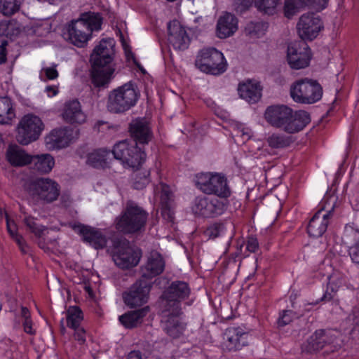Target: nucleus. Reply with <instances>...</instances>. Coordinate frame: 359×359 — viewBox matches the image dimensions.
Listing matches in <instances>:
<instances>
[{"instance_id":"obj_38","label":"nucleus","mask_w":359,"mask_h":359,"mask_svg":"<svg viewBox=\"0 0 359 359\" xmlns=\"http://www.w3.org/2000/svg\"><path fill=\"white\" fill-rule=\"evenodd\" d=\"M36 220V219L34 217L24 213L23 223L30 232L36 237L41 238L48 233V230L46 226L38 224Z\"/></svg>"},{"instance_id":"obj_40","label":"nucleus","mask_w":359,"mask_h":359,"mask_svg":"<svg viewBox=\"0 0 359 359\" xmlns=\"http://www.w3.org/2000/svg\"><path fill=\"white\" fill-rule=\"evenodd\" d=\"M24 0H0V11L4 16H11L17 13Z\"/></svg>"},{"instance_id":"obj_26","label":"nucleus","mask_w":359,"mask_h":359,"mask_svg":"<svg viewBox=\"0 0 359 359\" xmlns=\"http://www.w3.org/2000/svg\"><path fill=\"white\" fill-rule=\"evenodd\" d=\"M69 132L65 128L53 130L45 137L46 147L49 150H55L67 147L71 141Z\"/></svg>"},{"instance_id":"obj_35","label":"nucleus","mask_w":359,"mask_h":359,"mask_svg":"<svg viewBox=\"0 0 359 359\" xmlns=\"http://www.w3.org/2000/svg\"><path fill=\"white\" fill-rule=\"evenodd\" d=\"M31 163L34 165V169L41 173H48L55 165L53 157L49 154H43L32 156Z\"/></svg>"},{"instance_id":"obj_9","label":"nucleus","mask_w":359,"mask_h":359,"mask_svg":"<svg viewBox=\"0 0 359 359\" xmlns=\"http://www.w3.org/2000/svg\"><path fill=\"white\" fill-rule=\"evenodd\" d=\"M196 187L206 194H214L226 198L231 190L226 177L219 173H201L196 176Z\"/></svg>"},{"instance_id":"obj_15","label":"nucleus","mask_w":359,"mask_h":359,"mask_svg":"<svg viewBox=\"0 0 359 359\" xmlns=\"http://www.w3.org/2000/svg\"><path fill=\"white\" fill-rule=\"evenodd\" d=\"M150 284L144 279H140L123 293L125 304L134 308L140 306L147 302L150 292Z\"/></svg>"},{"instance_id":"obj_29","label":"nucleus","mask_w":359,"mask_h":359,"mask_svg":"<svg viewBox=\"0 0 359 359\" xmlns=\"http://www.w3.org/2000/svg\"><path fill=\"white\" fill-rule=\"evenodd\" d=\"M64 120L69 123H83L86 121V114L81 109L80 102L74 100L67 102L62 113Z\"/></svg>"},{"instance_id":"obj_57","label":"nucleus","mask_w":359,"mask_h":359,"mask_svg":"<svg viewBox=\"0 0 359 359\" xmlns=\"http://www.w3.org/2000/svg\"><path fill=\"white\" fill-rule=\"evenodd\" d=\"M7 44L6 41H3L0 45V64L5 63L6 61V46Z\"/></svg>"},{"instance_id":"obj_21","label":"nucleus","mask_w":359,"mask_h":359,"mask_svg":"<svg viewBox=\"0 0 359 359\" xmlns=\"http://www.w3.org/2000/svg\"><path fill=\"white\" fill-rule=\"evenodd\" d=\"M164 320L161 321L163 330L170 337L176 339L180 337L186 328V325L180 320L181 313H174L163 309Z\"/></svg>"},{"instance_id":"obj_18","label":"nucleus","mask_w":359,"mask_h":359,"mask_svg":"<svg viewBox=\"0 0 359 359\" xmlns=\"http://www.w3.org/2000/svg\"><path fill=\"white\" fill-rule=\"evenodd\" d=\"M168 41L177 50L188 48L191 39L185 28L177 20L170 22L168 25Z\"/></svg>"},{"instance_id":"obj_27","label":"nucleus","mask_w":359,"mask_h":359,"mask_svg":"<svg viewBox=\"0 0 359 359\" xmlns=\"http://www.w3.org/2000/svg\"><path fill=\"white\" fill-rule=\"evenodd\" d=\"M114 68L111 65L92 64L91 79L95 87H106L111 81Z\"/></svg>"},{"instance_id":"obj_37","label":"nucleus","mask_w":359,"mask_h":359,"mask_svg":"<svg viewBox=\"0 0 359 359\" xmlns=\"http://www.w3.org/2000/svg\"><path fill=\"white\" fill-rule=\"evenodd\" d=\"M266 143L269 147L275 149H282L290 146L291 138L283 134L273 133L266 139Z\"/></svg>"},{"instance_id":"obj_51","label":"nucleus","mask_w":359,"mask_h":359,"mask_svg":"<svg viewBox=\"0 0 359 359\" xmlns=\"http://www.w3.org/2000/svg\"><path fill=\"white\" fill-rule=\"evenodd\" d=\"M160 189L161 191V200L162 205H168L171 201L172 197V193L170 191V187L163 183L160 184Z\"/></svg>"},{"instance_id":"obj_1","label":"nucleus","mask_w":359,"mask_h":359,"mask_svg":"<svg viewBox=\"0 0 359 359\" xmlns=\"http://www.w3.org/2000/svg\"><path fill=\"white\" fill-rule=\"evenodd\" d=\"M264 118L271 126L288 134L299 132L311 121L310 116L306 111H294L283 104L268 107L264 112Z\"/></svg>"},{"instance_id":"obj_23","label":"nucleus","mask_w":359,"mask_h":359,"mask_svg":"<svg viewBox=\"0 0 359 359\" xmlns=\"http://www.w3.org/2000/svg\"><path fill=\"white\" fill-rule=\"evenodd\" d=\"M223 345L229 351H237L248 344V334L240 328L229 327L223 336Z\"/></svg>"},{"instance_id":"obj_59","label":"nucleus","mask_w":359,"mask_h":359,"mask_svg":"<svg viewBox=\"0 0 359 359\" xmlns=\"http://www.w3.org/2000/svg\"><path fill=\"white\" fill-rule=\"evenodd\" d=\"M306 5H310L314 7L316 10L320 11L326 8L327 6L329 0H326V2L325 4V6H321V5L318 4V2H316L314 0H305ZM319 1H321V0H319Z\"/></svg>"},{"instance_id":"obj_41","label":"nucleus","mask_w":359,"mask_h":359,"mask_svg":"<svg viewBox=\"0 0 359 359\" xmlns=\"http://www.w3.org/2000/svg\"><path fill=\"white\" fill-rule=\"evenodd\" d=\"M83 320L81 310L76 306L69 307L67 312V325L69 327L77 328Z\"/></svg>"},{"instance_id":"obj_36","label":"nucleus","mask_w":359,"mask_h":359,"mask_svg":"<svg viewBox=\"0 0 359 359\" xmlns=\"http://www.w3.org/2000/svg\"><path fill=\"white\" fill-rule=\"evenodd\" d=\"M328 279L327 290L321 298V301H330L332 299L339 287L344 283V276L337 272H334L330 275Z\"/></svg>"},{"instance_id":"obj_39","label":"nucleus","mask_w":359,"mask_h":359,"mask_svg":"<svg viewBox=\"0 0 359 359\" xmlns=\"http://www.w3.org/2000/svg\"><path fill=\"white\" fill-rule=\"evenodd\" d=\"M341 239L348 248L358 245L359 229L355 228L353 224H346Z\"/></svg>"},{"instance_id":"obj_45","label":"nucleus","mask_w":359,"mask_h":359,"mask_svg":"<svg viewBox=\"0 0 359 359\" xmlns=\"http://www.w3.org/2000/svg\"><path fill=\"white\" fill-rule=\"evenodd\" d=\"M304 5H306L305 0H285L284 8L285 16L292 17L298 11L299 8Z\"/></svg>"},{"instance_id":"obj_7","label":"nucleus","mask_w":359,"mask_h":359,"mask_svg":"<svg viewBox=\"0 0 359 359\" xmlns=\"http://www.w3.org/2000/svg\"><path fill=\"white\" fill-rule=\"evenodd\" d=\"M111 152L113 160H119L125 166L133 168H138L146 158V154L137 142L127 140L116 144Z\"/></svg>"},{"instance_id":"obj_30","label":"nucleus","mask_w":359,"mask_h":359,"mask_svg":"<svg viewBox=\"0 0 359 359\" xmlns=\"http://www.w3.org/2000/svg\"><path fill=\"white\" fill-rule=\"evenodd\" d=\"M113 161L112 152L106 149H97L88 154L86 163L95 168H109Z\"/></svg>"},{"instance_id":"obj_8","label":"nucleus","mask_w":359,"mask_h":359,"mask_svg":"<svg viewBox=\"0 0 359 359\" xmlns=\"http://www.w3.org/2000/svg\"><path fill=\"white\" fill-rule=\"evenodd\" d=\"M195 65L201 72L212 75L224 73L227 67L223 54L211 47L203 48L198 53Z\"/></svg>"},{"instance_id":"obj_60","label":"nucleus","mask_w":359,"mask_h":359,"mask_svg":"<svg viewBox=\"0 0 359 359\" xmlns=\"http://www.w3.org/2000/svg\"><path fill=\"white\" fill-rule=\"evenodd\" d=\"M143 355L140 351H132L128 355V359H142Z\"/></svg>"},{"instance_id":"obj_48","label":"nucleus","mask_w":359,"mask_h":359,"mask_svg":"<svg viewBox=\"0 0 359 359\" xmlns=\"http://www.w3.org/2000/svg\"><path fill=\"white\" fill-rule=\"evenodd\" d=\"M149 172L145 170L143 172H138L135 175L133 187L136 189H142L149 183Z\"/></svg>"},{"instance_id":"obj_33","label":"nucleus","mask_w":359,"mask_h":359,"mask_svg":"<svg viewBox=\"0 0 359 359\" xmlns=\"http://www.w3.org/2000/svg\"><path fill=\"white\" fill-rule=\"evenodd\" d=\"M149 311V306H145L121 316L119 320L125 327L133 328L142 323L143 318Z\"/></svg>"},{"instance_id":"obj_14","label":"nucleus","mask_w":359,"mask_h":359,"mask_svg":"<svg viewBox=\"0 0 359 359\" xmlns=\"http://www.w3.org/2000/svg\"><path fill=\"white\" fill-rule=\"evenodd\" d=\"M323 28V22L318 15L314 13L303 14L297 22V29L300 41H311L317 37Z\"/></svg>"},{"instance_id":"obj_62","label":"nucleus","mask_w":359,"mask_h":359,"mask_svg":"<svg viewBox=\"0 0 359 359\" xmlns=\"http://www.w3.org/2000/svg\"><path fill=\"white\" fill-rule=\"evenodd\" d=\"M21 316L24 319V320L30 319V313L27 307H21Z\"/></svg>"},{"instance_id":"obj_20","label":"nucleus","mask_w":359,"mask_h":359,"mask_svg":"<svg viewBox=\"0 0 359 359\" xmlns=\"http://www.w3.org/2000/svg\"><path fill=\"white\" fill-rule=\"evenodd\" d=\"M113 39H103L93 50L90 55L92 64L110 65L114 54Z\"/></svg>"},{"instance_id":"obj_11","label":"nucleus","mask_w":359,"mask_h":359,"mask_svg":"<svg viewBox=\"0 0 359 359\" xmlns=\"http://www.w3.org/2000/svg\"><path fill=\"white\" fill-rule=\"evenodd\" d=\"M190 293L191 289L187 282H172L163 294V309L174 313H182L181 302L187 299Z\"/></svg>"},{"instance_id":"obj_12","label":"nucleus","mask_w":359,"mask_h":359,"mask_svg":"<svg viewBox=\"0 0 359 359\" xmlns=\"http://www.w3.org/2000/svg\"><path fill=\"white\" fill-rule=\"evenodd\" d=\"M43 130V124L39 117L26 115L18 123L16 140L21 144L27 145L36 140Z\"/></svg>"},{"instance_id":"obj_44","label":"nucleus","mask_w":359,"mask_h":359,"mask_svg":"<svg viewBox=\"0 0 359 359\" xmlns=\"http://www.w3.org/2000/svg\"><path fill=\"white\" fill-rule=\"evenodd\" d=\"M278 0H255V7L261 12L268 15L274 13Z\"/></svg>"},{"instance_id":"obj_19","label":"nucleus","mask_w":359,"mask_h":359,"mask_svg":"<svg viewBox=\"0 0 359 359\" xmlns=\"http://www.w3.org/2000/svg\"><path fill=\"white\" fill-rule=\"evenodd\" d=\"M74 229L82 236L85 242L88 243L95 249H103L106 247L107 239L100 229L83 224L75 226Z\"/></svg>"},{"instance_id":"obj_16","label":"nucleus","mask_w":359,"mask_h":359,"mask_svg":"<svg viewBox=\"0 0 359 359\" xmlns=\"http://www.w3.org/2000/svg\"><path fill=\"white\" fill-rule=\"evenodd\" d=\"M113 260L121 269H129L137 265L140 261L138 254L130 246L129 242L124 239L117 242Z\"/></svg>"},{"instance_id":"obj_64","label":"nucleus","mask_w":359,"mask_h":359,"mask_svg":"<svg viewBox=\"0 0 359 359\" xmlns=\"http://www.w3.org/2000/svg\"><path fill=\"white\" fill-rule=\"evenodd\" d=\"M316 2H318V4L321 5V6H325V4L326 2V0H321V1H319V0H314Z\"/></svg>"},{"instance_id":"obj_63","label":"nucleus","mask_w":359,"mask_h":359,"mask_svg":"<svg viewBox=\"0 0 359 359\" xmlns=\"http://www.w3.org/2000/svg\"><path fill=\"white\" fill-rule=\"evenodd\" d=\"M39 239L40 240L38 242L39 246L41 248L46 250V245H45V241L46 240V236H44L43 237H42V238H41Z\"/></svg>"},{"instance_id":"obj_17","label":"nucleus","mask_w":359,"mask_h":359,"mask_svg":"<svg viewBox=\"0 0 359 359\" xmlns=\"http://www.w3.org/2000/svg\"><path fill=\"white\" fill-rule=\"evenodd\" d=\"M194 214L205 217H214L222 215L226 209V204L217 199L207 197H196L192 207Z\"/></svg>"},{"instance_id":"obj_3","label":"nucleus","mask_w":359,"mask_h":359,"mask_svg":"<svg viewBox=\"0 0 359 359\" xmlns=\"http://www.w3.org/2000/svg\"><path fill=\"white\" fill-rule=\"evenodd\" d=\"M148 213L137 203L128 201L114 221L116 229L123 234H133L144 230Z\"/></svg>"},{"instance_id":"obj_54","label":"nucleus","mask_w":359,"mask_h":359,"mask_svg":"<svg viewBox=\"0 0 359 359\" xmlns=\"http://www.w3.org/2000/svg\"><path fill=\"white\" fill-rule=\"evenodd\" d=\"M348 253L351 260L359 265V245L350 247Z\"/></svg>"},{"instance_id":"obj_61","label":"nucleus","mask_w":359,"mask_h":359,"mask_svg":"<svg viewBox=\"0 0 359 359\" xmlns=\"http://www.w3.org/2000/svg\"><path fill=\"white\" fill-rule=\"evenodd\" d=\"M46 92L48 93V95L49 97H53V96H55V95H56L57 94L58 90H57V88L56 86H48L46 88Z\"/></svg>"},{"instance_id":"obj_52","label":"nucleus","mask_w":359,"mask_h":359,"mask_svg":"<svg viewBox=\"0 0 359 359\" xmlns=\"http://www.w3.org/2000/svg\"><path fill=\"white\" fill-rule=\"evenodd\" d=\"M236 9L238 12H243L250 8L255 0H234Z\"/></svg>"},{"instance_id":"obj_53","label":"nucleus","mask_w":359,"mask_h":359,"mask_svg":"<svg viewBox=\"0 0 359 359\" xmlns=\"http://www.w3.org/2000/svg\"><path fill=\"white\" fill-rule=\"evenodd\" d=\"M74 330V337L80 344H83L86 342V330L81 327L73 328Z\"/></svg>"},{"instance_id":"obj_43","label":"nucleus","mask_w":359,"mask_h":359,"mask_svg":"<svg viewBox=\"0 0 359 359\" xmlns=\"http://www.w3.org/2000/svg\"><path fill=\"white\" fill-rule=\"evenodd\" d=\"M5 216L6 218V225L8 231L10 233V235L13 237V238L15 241V242L18 243L19 248H20L21 251L23 253H26V245L25 244V241L23 238L17 233V228L16 225L14 223V222H11L8 217V215L6 213H5Z\"/></svg>"},{"instance_id":"obj_5","label":"nucleus","mask_w":359,"mask_h":359,"mask_svg":"<svg viewBox=\"0 0 359 359\" xmlns=\"http://www.w3.org/2000/svg\"><path fill=\"white\" fill-rule=\"evenodd\" d=\"M138 98L135 86L131 83H125L109 93L107 109L110 112L123 113L135 106Z\"/></svg>"},{"instance_id":"obj_50","label":"nucleus","mask_w":359,"mask_h":359,"mask_svg":"<svg viewBox=\"0 0 359 359\" xmlns=\"http://www.w3.org/2000/svg\"><path fill=\"white\" fill-rule=\"evenodd\" d=\"M346 323L350 324L352 326L351 332H354L355 330H359V309L354 308L351 313L348 315L346 320Z\"/></svg>"},{"instance_id":"obj_13","label":"nucleus","mask_w":359,"mask_h":359,"mask_svg":"<svg viewBox=\"0 0 359 359\" xmlns=\"http://www.w3.org/2000/svg\"><path fill=\"white\" fill-rule=\"evenodd\" d=\"M311 58V50L306 41H296L288 46L287 60L292 69H300L308 67Z\"/></svg>"},{"instance_id":"obj_46","label":"nucleus","mask_w":359,"mask_h":359,"mask_svg":"<svg viewBox=\"0 0 359 359\" xmlns=\"http://www.w3.org/2000/svg\"><path fill=\"white\" fill-rule=\"evenodd\" d=\"M295 313L292 310L283 311L277 320V325L278 327H283L290 323L295 318Z\"/></svg>"},{"instance_id":"obj_32","label":"nucleus","mask_w":359,"mask_h":359,"mask_svg":"<svg viewBox=\"0 0 359 359\" xmlns=\"http://www.w3.org/2000/svg\"><path fill=\"white\" fill-rule=\"evenodd\" d=\"M6 159L13 166H24L31 163L32 156L19 146L11 144L7 149Z\"/></svg>"},{"instance_id":"obj_56","label":"nucleus","mask_w":359,"mask_h":359,"mask_svg":"<svg viewBox=\"0 0 359 359\" xmlns=\"http://www.w3.org/2000/svg\"><path fill=\"white\" fill-rule=\"evenodd\" d=\"M23 327L26 333L29 334H35V330L32 327V321L31 319L23 321Z\"/></svg>"},{"instance_id":"obj_25","label":"nucleus","mask_w":359,"mask_h":359,"mask_svg":"<svg viewBox=\"0 0 359 359\" xmlns=\"http://www.w3.org/2000/svg\"><path fill=\"white\" fill-rule=\"evenodd\" d=\"M262 90L259 83L250 79L240 83L238 87L239 96L249 103L257 102L262 97Z\"/></svg>"},{"instance_id":"obj_4","label":"nucleus","mask_w":359,"mask_h":359,"mask_svg":"<svg viewBox=\"0 0 359 359\" xmlns=\"http://www.w3.org/2000/svg\"><path fill=\"white\" fill-rule=\"evenodd\" d=\"M341 347V333L336 330H316L302 345V351L312 353L325 348L324 353L330 354L338 351Z\"/></svg>"},{"instance_id":"obj_10","label":"nucleus","mask_w":359,"mask_h":359,"mask_svg":"<svg viewBox=\"0 0 359 359\" xmlns=\"http://www.w3.org/2000/svg\"><path fill=\"white\" fill-rule=\"evenodd\" d=\"M28 193L35 201L50 203L56 201L60 196V186L50 178L41 177L29 184Z\"/></svg>"},{"instance_id":"obj_55","label":"nucleus","mask_w":359,"mask_h":359,"mask_svg":"<svg viewBox=\"0 0 359 359\" xmlns=\"http://www.w3.org/2000/svg\"><path fill=\"white\" fill-rule=\"evenodd\" d=\"M259 244L256 238L250 237L247 241L246 249L250 252H255L258 249Z\"/></svg>"},{"instance_id":"obj_58","label":"nucleus","mask_w":359,"mask_h":359,"mask_svg":"<svg viewBox=\"0 0 359 359\" xmlns=\"http://www.w3.org/2000/svg\"><path fill=\"white\" fill-rule=\"evenodd\" d=\"M162 215L165 219H168L169 221L172 220L173 216L172 213L171 212L169 208V204H168L167 205H163Z\"/></svg>"},{"instance_id":"obj_49","label":"nucleus","mask_w":359,"mask_h":359,"mask_svg":"<svg viewBox=\"0 0 359 359\" xmlns=\"http://www.w3.org/2000/svg\"><path fill=\"white\" fill-rule=\"evenodd\" d=\"M56 67L57 65H54L52 67L42 68L40 72L41 79L43 81L56 79L59 76Z\"/></svg>"},{"instance_id":"obj_34","label":"nucleus","mask_w":359,"mask_h":359,"mask_svg":"<svg viewBox=\"0 0 359 359\" xmlns=\"http://www.w3.org/2000/svg\"><path fill=\"white\" fill-rule=\"evenodd\" d=\"M15 117V110L13 100L7 97H0V124L8 125Z\"/></svg>"},{"instance_id":"obj_6","label":"nucleus","mask_w":359,"mask_h":359,"mask_svg":"<svg viewBox=\"0 0 359 359\" xmlns=\"http://www.w3.org/2000/svg\"><path fill=\"white\" fill-rule=\"evenodd\" d=\"M290 96L292 100L302 104H313L323 96V88L316 81L308 78L294 82L290 86Z\"/></svg>"},{"instance_id":"obj_47","label":"nucleus","mask_w":359,"mask_h":359,"mask_svg":"<svg viewBox=\"0 0 359 359\" xmlns=\"http://www.w3.org/2000/svg\"><path fill=\"white\" fill-rule=\"evenodd\" d=\"M225 231L224 226L222 224H214L205 231L204 233L205 236L209 238H215L219 236H222Z\"/></svg>"},{"instance_id":"obj_28","label":"nucleus","mask_w":359,"mask_h":359,"mask_svg":"<svg viewBox=\"0 0 359 359\" xmlns=\"http://www.w3.org/2000/svg\"><path fill=\"white\" fill-rule=\"evenodd\" d=\"M165 268V262L161 255L157 252H151L147 262L142 268V276L147 279L161 274Z\"/></svg>"},{"instance_id":"obj_31","label":"nucleus","mask_w":359,"mask_h":359,"mask_svg":"<svg viewBox=\"0 0 359 359\" xmlns=\"http://www.w3.org/2000/svg\"><path fill=\"white\" fill-rule=\"evenodd\" d=\"M237 29L236 18L229 13L221 16L217 25L218 37L225 39L232 35Z\"/></svg>"},{"instance_id":"obj_24","label":"nucleus","mask_w":359,"mask_h":359,"mask_svg":"<svg viewBox=\"0 0 359 359\" xmlns=\"http://www.w3.org/2000/svg\"><path fill=\"white\" fill-rule=\"evenodd\" d=\"M332 210V209L325 213L321 209L313 216L307 227L308 233L311 236L318 238L326 231Z\"/></svg>"},{"instance_id":"obj_2","label":"nucleus","mask_w":359,"mask_h":359,"mask_svg":"<svg viewBox=\"0 0 359 359\" xmlns=\"http://www.w3.org/2000/svg\"><path fill=\"white\" fill-rule=\"evenodd\" d=\"M102 23V18L99 13H83L77 20H72L67 25L63 36L74 46L83 47L90 39L91 33L101 29Z\"/></svg>"},{"instance_id":"obj_22","label":"nucleus","mask_w":359,"mask_h":359,"mask_svg":"<svg viewBox=\"0 0 359 359\" xmlns=\"http://www.w3.org/2000/svg\"><path fill=\"white\" fill-rule=\"evenodd\" d=\"M130 133L133 138L131 141L137 144L144 145L152 139V133L148 122L144 118H137L130 123Z\"/></svg>"},{"instance_id":"obj_42","label":"nucleus","mask_w":359,"mask_h":359,"mask_svg":"<svg viewBox=\"0 0 359 359\" xmlns=\"http://www.w3.org/2000/svg\"><path fill=\"white\" fill-rule=\"evenodd\" d=\"M267 27L264 22H250L247 24L245 33L250 37L259 38L264 34Z\"/></svg>"}]
</instances>
